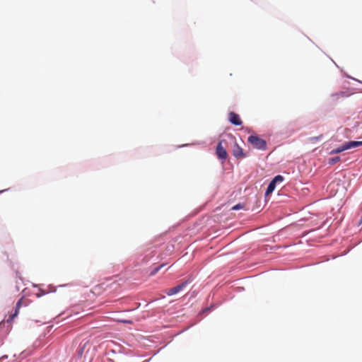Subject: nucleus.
Wrapping results in <instances>:
<instances>
[{"label": "nucleus", "instance_id": "nucleus-1", "mask_svg": "<svg viewBox=\"0 0 362 362\" xmlns=\"http://www.w3.org/2000/svg\"><path fill=\"white\" fill-rule=\"evenodd\" d=\"M248 142L257 149L264 151L267 149V142L257 136L251 135L248 137Z\"/></svg>", "mask_w": 362, "mask_h": 362}, {"label": "nucleus", "instance_id": "nucleus-2", "mask_svg": "<svg viewBox=\"0 0 362 362\" xmlns=\"http://www.w3.org/2000/svg\"><path fill=\"white\" fill-rule=\"evenodd\" d=\"M228 137L233 143V155L237 158L245 157V154L243 153V148L237 144L235 138L232 135H229Z\"/></svg>", "mask_w": 362, "mask_h": 362}, {"label": "nucleus", "instance_id": "nucleus-3", "mask_svg": "<svg viewBox=\"0 0 362 362\" xmlns=\"http://www.w3.org/2000/svg\"><path fill=\"white\" fill-rule=\"evenodd\" d=\"M223 143H226V140L223 139L220 141V142L217 145L216 151L218 158L221 160H226L228 157L227 151L223 146Z\"/></svg>", "mask_w": 362, "mask_h": 362}, {"label": "nucleus", "instance_id": "nucleus-4", "mask_svg": "<svg viewBox=\"0 0 362 362\" xmlns=\"http://www.w3.org/2000/svg\"><path fill=\"white\" fill-rule=\"evenodd\" d=\"M187 284H188L187 281H184V282L181 283L180 284L177 285V286H175L170 289L167 290L165 291V293L170 296L177 294V293L182 291L184 289V288H185L187 286Z\"/></svg>", "mask_w": 362, "mask_h": 362}, {"label": "nucleus", "instance_id": "nucleus-5", "mask_svg": "<svg viewBox=\"0 0 362 362\" xmlns=\"http://www.w3.org/2000/svg\"><path fill=\"white\" fill-rule=\"evenodd\" d=\"M228 119L230 123L236 126H240L243 123L240 116L234 112H230L229 113Z\"/></svg>", "mask_w": 362, "mask_h": 362}, {"label": "nucleus", "instance_id": "nucleus-6", "mask_svg": "<svg viewBox=\"0 0 362 362\" xmlns=\"http://www.w3.org/2000/svg\"><path fill=\"white\" fill-rule=\"evenodd\" d=\"M23 298H21L16 303V310L15 313L11 314L9 317L7 319V322H10L13 321V320L18 315L19 309L21 306Z\"/></svg>", "mask_w": 362, "mask_h": 362}, {"label": "nucleus", "instance_id": "nucleus-7", "mask_svg": "<svg viewBox=\"0 0 362 362\" xmlns=\"http://www.w3.org/2000/svg\"><path fill=\"white\" fill-rule=\"evenodd\" d=\"M345 144V148H346V150L351 149L353 148H356L360 146H362V141H351L344 143Z\"/></svg>", "mask_w": 362, "mask_h": 362}, {"label": "nucleus", "instance_id": "nucleus-8", "mask_svg": "<svg viewBox=\"0 0 362 362\" xmlns=\"http://www.w3.org/2000/svg\"><path fill=\"white\" fill-rule=\"evenodd\" d=\"M351 95V93H349L347 92H345V91H341V92H339V93H336L334 94H332V97L335 99V100H338L340 98H346V97H348Z\"/></svg>", "mask_w": 362, "mask_h": 362}, {"label": "nucleus", "instance_id": "nucleus-9", "mask_svg": "<svg viewBox=\"0 0 362 362\" xmlns=\"http://www.w3.org/2000/svg\"><path fill=\"white\" fill-rule=\"evenodd\" d=\"M345 144H343L341 146L333 149L331 151L330 154H337L339 153L344 151L346 150V148H345Z\"/></svg>", "mask_w": 362, "mask_h": 362}, {"label": "nucleus", "instance_id": "nucleus-10", "mask_svg": "<svg viewBox=\"0 0 362 362\" xmlns=\"http://www.w3.org/2000/svg\"><path fill=\"white\" fill-rule=\"evenodd\" d=\"M276 185V184L272 180L269 184V186L266 192V194L267 195L273 192V191L275 189Z\"/></svg>", "mask_w": 362, "mask_h": 362}, {"label": "nucleus", "instance_id": "nucleus-11", "mask_svg": "<svg viewBox=\"0 0 362 362\" xmlns=\"http://www.w3.org/2000/svg\"><path fill=\"white\" fill-rule=\"evenodd\" d=\"M284 178L282 175H276L274 177V179L272 180V181L274 182H275L276 184L277 183H281L283 181H284Z\"/></svg>", "mask_w": 362, "mask_h": 362}, {"label": "nucleus", "instance_id": "nucleus-12", "mask_svg": "<svg viewBox=\"0 0 362 362\" xmlns=\"http://www.w3.org/2000/svg\"><path fill=\"white\" fill-rule=\"evenodd\" d=\"M340 160V158L339 156H336L332 158L329 160V164L334 165Z\"/></svg>", "mask_w": 362, "mask_h": 362}, {"label": "nucleus", "instance_id": "nucleus-13", "mask_svg": "<svg viewBox=\"0 0 362 362\" xmlns=\"http://www.w3.org/2000/svg\"><path fill=\"white\" fill-rule=\"evenodd\" d=\"M163 266V264H161L160 266H159V267H157L154 268V269L151 272L150 275H151V276H153V275H155V274H156V273H157V272L160 269V268H161Z\"/></svg>", "mask_w": 362, "mask_h": 362}, {"label": "nucleus", "instance_id": "nucleus-14", "mask_svg": "<svg viewBox=\"0 0 362 362\" xmlns=\"http://www.w3.org/2000/svg\"><path fill=\"white\" fill-rule=\"evenodd\" d=\"M242 208H243V205H241L240 204H236L235 206H233L232 209L233 210H238V209H242Z\"/></svg>", "mask_w": 362, "mask_h": 362}, {"label": "nucleus", "instance_id": "nucleus-15", "mask_svg": "<svg viewBox=\"0 0 362 362\" xmlns=\"http://www.w3.org/2000/svg\"><path fill=\"white\" fill-rule=\"evenodd\" d=\"M321 138H322V134H321V135H320V136H317V137H313V138H311V140H312V141L317 140V139H321Z\"/></svg>", "mask_w": 362, "mask_h": 362}, {"label": "nucleus", "instance_id": "nucleus-16", "mask_svg": "<svg viewBox=\"0 0 362 362\" xmlns=\"http://www.w3.org/2000/svg\"><path fill=\"white\" fill-rule=\"evenodd\" d=\"M121 322L124 323H129L130 322L129 320H121Z\"/></svg>", "mask_w": 362, "mask_h": 362}]
</instances>
